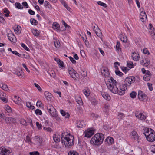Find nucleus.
Masks as SVG:
<instances>
[{
  "instance_id": "f257e3e1",
  "label": "nucleus",
  "mask_w": 155,
  "mask_h": 155,
  "mask_svg": "<svg viewBox=\"0 0 155 155\" xmlns=\"http://www.w3.org/2000/svg\"><path fill=\"white\" fill-rule=\"evenodd\" d=\"M135 80V78L134 77L130 76L125 79V84H121L119 82H117L111 77L106 81V84L108 89L112 92L122 95L124 94L125 91L127 89V85H130Z\"/></svg>"
},
{
  "instance_id": "f03ea898",
  "label": "nucleus",
  "mask_w": 155,
  "mask_h": 155,
  "mask_svg": "<svg viewBox=\"0 0 155 155\" xmlns=\"http://www.w3.org/2000/svg\"><path fill=\"white\" fill-rule=\"evenodd\" d=\"M104 138L103 134L97 133L91 138L90 143L92 144L99 146L102 143Z\"/></svg>"
},
{
  "instance_id": "7ed1b4c3",
  "label": "nucleus",
  "mask_w": 155,
  "mask_h": 155,
  "mask_svg": "<svg viewBox=\"0 0 155 155\" xmlns=\"http://www.w3.org/2000/svg\"><path fill=\"white\" fill-rule=\"evenodd\" d=\"M143 132L147 140L150 142L155 141V132L153 130L150 128H146L143 129Z\"/></svg>"
},
{
  "instance_id": "20e7f679",
  "label": "nucleus",
  "mask_w": 155,
  "mask_h": 155,
  "mask_svg": "<svg viewBox=\"0 0 155 155\" xmlns=\"http://www.w3.org/2000/svg\"><path fill=\"white\" fill-rule=\"evenodd\" d=\"M61 141L62 143H64L65 146L69 147L72 146L74 144V138L73 136L69 135V137H64L63 135H62Z\"/></svg>"
},
{
  "instance_id": "39448f33",
  "label": "nucleus",
  "mask_w": 155,
  "mask_h": 155,
  "mask_svg": "<svg viewBox=\"0 0 155 155\" xmlns=\"http://www.w3.org/2000/svg\"><path fill=\"white\" fill-rule=\"evenodd\" d=\"M47 109L52 117H55L57 119H58L56 109L52 105H49V106L47 107Z\"/></svg>"
},
{
  "instance_id": "423d86ee",
  "label": "nucleus",
  "mask_w": 155,
  "mask_h": 155,
  "mask_svg": "<svg viewBox=\"0 0 155 155\" xmlns=\"http://www.w3.org/2000/svg\"><path fill=\"white\" fill-rule=\"evenodd\" d=\"M68 71L72 78L75 80H78V74L74 69L71 68L68 69Z\"/></svg>"
},
{
  "instance_id": "0eeeda50",
  "label": "nucleus",
  "mask_w": 155,
  "mask_h": 155,
  "mask_svg": "<svg viewBox=\"0 0 155 155\" xmlns=\"http://www.w3.org/2000/svg\"><path fill=\"white\" fill-rule=\"evenodd\" d=\"M84 133L85 137H90L94 133V129L93 128L88 129L85 131Z\"/></svg>"
},
{
  "instance_id": "6e6552de",
  "label": "nucleus",
  "mask_w": 155,
  "mask_h": 155,
  "mask_svg": "<svg viewBox=\"0 0 155 155\" xmlns=\"http://www.w3.org/2000/svg\"><path fill=\"white\" fill-rule=\"evenodd\" d=\"M7 37L9 40L12 42L15 43L16 41V39L15 36L12 31H10L8 33Z\"/></svg>"
},
{
  "instance_id": "1a4fd4ad",
  "label": "nucleus",
  "mask_w": 155,
  "mask_h": 155,
  "mask_svg": "<svg viewBox=\"0 0 155 155\" xmlns=\"http://www.w3.org/2000/svg\"><path fill=\"white\" fill-rule=\"evenodd\" d=\"M3 119L5 120L6 124L8 125H10L12 123H14L15 121L14 118L11 117H6L5 116H4Z\"/></svg>"
},
{
  "instance_id": "9d476101",
  "label": "nucleus",
  "mask_w": 155,
  "mask_h": 155,
  "mask_svg": "<svg viewBox=\"0 0 155 155\" xmlns=\"http://www.w3.org/2000/svg\"><path fill=\"white\" fill-rule=\"evenodd\" d=\"M11 153L10 150L5 148L0 147V154L1 155H8Z\"/></svg>"
},
{
  "instance_id": "9b49d317",
  "label": "nucleus",
  "mask_w": 155,
  "mask_h": 155,
  "mask_svg": "<svg viewBox=\"0 0 155 155\" xmlns=\"http://www.w3.org/2000/svg\"><path fill=\"white\" fill-rule=\"evenodd\" d=\"M101 73L102 75L105 78L108 77L110 75L108 70L106 68H102L101 70Z\"/></svg>"
},
{
  "instance_id": "f8f14e48",
  "label": "nucleus",
  "mask_w": 155,
  "mask_h": 155,
  "mask_svg": "<svg viewBox=\"0 0 155 155\" xmlns=\"http://www.w3.org/2000/svg\"><path fill=\"white\" fill-rule=\"evenodd\" d=\"M149 25L150 30L149 31L150 34L151 35L152 38L155 40V30L151 24H150Z\"/></svg>"
},
{
  "instance_id": "ddd939ff",
  "label": "nucleus",
  "mask_w": 155,
  "mask_h": 155,
  "mask_svg": "<svg viewBox=\"0 0 155 155\" xmlns=\"http://www.w3.org/2000/svg\"><path fill=\"white\" fill-rule=\"evenodd\" d=\"M138 98L141 101L144 100L147 97V95L145 94H144L141 91H138Z\"/></svg>"
},
{
  "instance_id": "4468645a",
  "label": "nucleus",
  "mask_w": 155,
  "mask_h": 155,
  "mask_svg": "<svg viewBox=\"0 0 155 155\" xmlns=\"http://www.w3.org/2000/svg\"><path fill=\"white\" fill-rule=\"evenodd\" d=\"M151 76V74L150 71L148 70L147 71L146 74L143 77V80L146 81H149L150 79Z\"/></svg>"
},
{
  "instance_id": "2eb2a0df",
  "label": "nucleus",
  "mask_w": 155,
  "mask_h": 155,
  "mask_svg": "<svg viewBox=\"0 0 155 155\" xmlns=\"http://www.w3.org/2000/svg\"><path fill=\"white\" fill-rule=\"evenodd\" d=\"M135 116L137 118L142 120L146 119V117L141 113H139L138 112L136 113Z\"/></svg>"
},
{
  "instance_id": "dca6fc26",
  "label": "nucleus",
  "mask_w": 155,
  "mask_h": 155,
  "mask_svg": "<svg viewBox=\"0 0 155 155\" xmlns=\"http://www.w3.org/2000/svg\"><path fill=\"white\" fill-rule=\"evenodd\" d=\"M105 141L109 145H110L114 143V140L113 138L108 137L105 139Z\"/></svg>"
},
{
  "instance_id": "f3484780",
  "label": "nucleus",
  "mask_w": 155,
  "mask_h": 155,
  "mask_svg": "<svg viewBox=\"0 0 155 155\" xmlns=\"http://www.w3.org/2000/svg\"><path fill=\"white\" fill-rule=\"evenodd\" d=\"M35 141L37 144L40 145L42 142V140L40 138V136H37L35 137Z\"/></svg>"
},
{
  "instance_id": "a211bd4d",
  "label": "nucleus",
  "mask_w": 155,
  "mask_h": 155,
  "mask_svg": "<svg viewBox=\"0 0 155 155\" xmlns=\"http://www.w3.org/2000/svg\"><path fill=\"white\" fill-rule=\"evenodd\" d=\"M140 15L142 16L141 17H140V18L141 20V21L143 22L144 21V19L146 20L147 18V16L145 12L143 11L141 12Z\"/></svg>"
},
{
  "instance_id": "6ab92c4d",
  "label": "nucleus",
  "mask_w": 155,
  "mask_h": 155,
  "mask_svg": "<svg viewBox=\"0 0 155 155\" xmlns=\"http://www.w3.org/2000/svg\"><path fill=\"white\" fill-rule=\"evenodd\" d=\"M132 136L134 140L137 141L138 140L139 137L136 131H134L132 132Z\"/></svg>"
},
{
  "instance_id": "aec40b11",
  "label": "nucleus",
  "mask_w": 155,
  "mask_h": 155,
  "mask_svg": "<svg viewBox=\"0 0 155 155\" xmlns=\"http://www.w3.org/2000/svg\"><path fill=\"white\" fill-rule=\"evenodd\" d=\"M44 95L46 99L48 100H50L51 98V94L48 91H45L44 93Z\"/></svg>"
},
{
  "instance_id": "412c9836",
  "label": "nucleus",
  "mask_w": 155,
  "mask_h": 155,
  "mask_svg": "<svg viewBox=\"0 0 155 155\" xmlns=\"http://www.w3.org/2000/svg\"><path fill=\"white\" fill-rule=\"evenodd\" d=\"M136 54L135 52H134L132 53V58L133 60L135 61H137L139 60V54Z\"/></svg>"
},
{
  "instance_id": "4be33fe9",
  "label": "nucleus",
  "mask_w": 155,
  "mask_h": 155,
  "mask_svg": "<svg viewBox=\"0 0 155 155\" xmlns=\"http://www.w3.org/2000/svg\"><path fill=\"white\" fill-rule=\"evenodd\" d=\"M95 28V26L94 28L93 29L94 30V31L96 35L99 37H101L102 35V33L100 29L98 28H97L95 30L94 28Z\"/></svg>"
},
{
  "instance_id": "5701e85b",
  "label": "nucleus",
  "mask_w": 155,
  "mask_h": 155,
  "mask_svg": "<svg viewBox=\"0 0 155 155\" xmlns=\"http://www.w3.org/2000/svg\"><path fill=\"white\" fill-rule=\"evenodd\" d=\"M21 28L20 26L18 25H15L14 30L15 32L16 33H20L21 32Z\"/></svg>"
},
{
  "instance_id": "b1692460",
  "label": "nucleus",
  "mask_w": 155,
  "mask_h": 155,
  "mask_svg": "<svg viewBox=\"0 0 155 155\" xmlns=\"http://www.w3.org/2000/svg\"><path fill=\"white\" fill-rule=\"evenodd\" d=\"M77 126L78 128H82L84 125L83 120L77 121L76 123Z\"/></svg>"
},
{
  "instance_id": "393cba45",
  "label": "nucleus",
  "mask_w": 155,
  "mask_h": 155,
  "mask_svg": "<svg viewBox=\"0 0 155 155\" xmlns=\"http://www.w3.org/2000/svg\"><path fill=\"white\" fill-rule=\"evenodd\" d=\"M83 92L86 97H88L89 96L90 92L88 88H86L83 90Z\"/></svg>"
},
{
  "instance_id": "a878e982",
  "label": "nucleus",
  "mask_w": 155,
  "mask_h": 155,
  "mask_svg": "<svg viewBox=\"0 0 155 155\" xmlns=\"http://www.w3.org/2000/svg\"><path fill=\"white\" fill-rule=\"evenodd\" d=\"M60 113L63 116H65V118H67L69 117L70 115L68 113H66L63 110H60Z\"/></svg>"
},
{
  "instance_id": "bb28decb",
  "label": "nucleus",
  "mask_w": 155,
  "mask_h": 155,
  "mask_svg": "<svg viewBox=\"0 0 155 155\" xmlns=\"http://www.w3.org/2000/svg\"><path fill=\"white\" fill-rule=\"evenodd\" d=\"M52 28L56 31H58L60 28L59 25L56 22H54L53 24Z\"/></svg>"
},
{
  "instance_id": "cd10ccee",
  "label": "nucleus",
  "mask_w": 155,
  "mask_h": 155,
  "mask_svg": "<svg viewBox=\"0 0 155 155\" xmlns=\"http://www.w3.org/2000/svg\"><path fill=\"white\" fill-rule=\"evenodd\" d=\"M116 51H121V48H120V42L117 41L116 45Z\"/></svg>"
},
{
  "instance_id": "c85d7f7f",
  "label": "nucleus",
  "mask_w": 155,
  "mask_h": 155,
  "mask_svg": "<svg viewBox=\"0 0 155 155\" xmlns=\"http://www.w3.org/2000/svg\"><path fill=\"white\" fill-rule=\"evenodd\" d=\"M101 95L106 100H109L110 99V97L107 93H102Z\"/></svg>"
},
{
  "instance_id": "c756f323",
  "label": "nucleus",
  "mask_w": 155,
  "mask_h": 155,
  "mask_svg": "<svg viewBox=\"0 0 155 155\" xmlns=\"http://www.w3.org/2000/svg\"><path fill=\"white\" fill-rule=\"evenodd\" d=\"M89 100L93 105H95L97 104V100L94 97H91Z\"/></svg>"
},
{
  "instance_id": "7c9ffc66",
  "label": "nucleus",
  "mask_w": 155,
  "mask_h": 155,
  "mask_svg": "<svg viewBox=\"0 0 155 155\" xmlns=\"http://www.w3.org/2000/svg\"><path fill=\"white\" fill-rule=\"evenodd\" d=\"M15 6L18 9H22L23 7L21 4L18 2H16L15 4Z\"/></svg>"
},
{
  "instance_id": "2f4dec72",
  "label": "nucleus",
  "mask_w": 155,
  "mask_h": 155,
  "mask_svg": "<svg viewBox=\"0 0 155 155\" xmlns=\"http://www.w3.org/2000/svg\"><path fill=\"white\" fill-rule=\"evenodd\" d=\"M26 105L27 107L30 109H32V110L34 109L35 108V107L31 105V102H27L26 103Z\"/></svg>"
},
{
  "instance_id": "473e14b6",
  "label": "nucleus",
  "mask_w": 155,
  "mask_h": 155,
  "mask_svg": "<svg viewBox=\"0 0 155 155\" xmlns=\"http://www.w3.org/2000/svg\"><path fill=\"white\" fill-rule=\"evenodd\" d=\"M54 140L56 142H58L60 141V139L59 136L57 135H54L53 136Z\"/></svg>"
},
{
  "instance_id": "72a5a7b5",
  "label": "nucleus",
  "mask_w": 155,
  "mask_h": 155,
  "mask_svg": "<svg viewBox=\"0 0 155 155\" xmlns=\"http://www.w3.org/2000/svg\"><path fill=\"white\" fill-rule=\"evenodd\" d=\"M127 66L130 68H132L134 66L132 62L128 61H127Z\"/></svg>"
},
{
  "instance_id": "f704fd0d",
  "label": "nucleus",
  "mask_w": 155,
  "mask_h": 155,
  "mask_svg": "<svg viewBox=\"0 0 155 155\" xmlns=\"http://www.w3.org/2000/svg\"><path fill=\"white\" fill-rule=\"evenodd\" d=\"M0 87L5 91H7L8 89L7 85L5 84L2 83L0 84Z\"/></svg>"
},
{
  "instance_id": "c9c22d12",
  "label": "nucleus",
  "mask_w": 155,
  "mask_h": 155,
  "mask_svg": "<svg viewBox=\"0 0 155 155\" xmlns=\"http://www.w3.org/2000/svg\"><path fill=\"white\" fill-rule=\"evenodd\" d=\"M144 62L143 65L146 67L148 66L150 64V62L149 60L147 58L144 59Z\"/></svg>"
},
{
  "instance_id": "e433bc0d",
  "label": "nucleus",
  "mask_w": 155,
  "mask_h": 155,
  "mask_svg": "<svg viewBox=\"0 0 155 155\" xmlns=\"http://www.w3.org/2000/svg\"><path fill=\"white\" fill-rule=\"evenodd\" d=\"M30 22L33 25H36L38 24L37 21L34 19H31L30 20Z\"/></svg>"
},
{
  "instance_id": "4c0bfd02",
  "label": "nucleus",
  "mask_w": 155,
  "mask_h": 155,
  "mask_svg": "<svg viewBox=\"0 0 155 155\" xmlns=\"http://www.w3.org/2000/svg\"><path fill=\"white\" fill-rule=\"evenodd\" d=\"M120 39L123 42L126 43L127 41V38L125 36H124L123 35H121L120 36Z\"/></svg>"
},
{
  "instance_id": "58836bf2",
  "label": "nucleus",
  "mask_w": 155,
  "mask_h": 155,
  "mask_svg": "<svg viewBox=\"0 0 155 155\" xmlns=\"http://www.w3.org/2000/svg\"><path fill=\"white\" fill-rule=\"evenodd\" d=\"M137 93L135 91L132 92L130 94V97L132 98H134L136 97Z\"/></svg>"
},
{
  "instance_id": "ea45409f",
  "label": "nucleus",
  "mask_w": 155,
  "mask_h": 155,
  "mask_svg": "<svg viewBox=\"0 0 155 155\" xmlns=\"http://www.w3.org/2000/svg\"><path fill=\"white\" fill-rule=\"evenodd\" d=\"M118 118L121 120L124 117V114L122 113H119L118 115Z\"/></svg>"
},
{
  "instance_id": "a19ab883",
  "label": "nucleus",
  "mask_w": 155,
  "mask_h": 155,
  "mask_svg": "<svg viewBox=\"0 0 155 155\" xmlns=\"http://www.w3.org/2000/svg\"><path fill=\"white\" fill-rule=\"evenodd\" d=\"M54 45L57 48H59L60 47V43L59 41L56 40L54 41Z\"/></svg>"
},
{
  "instance_id": "79ce46f5",
  "label": "nucleus",
  "mask_w": 155,
  "mask_h": 155,
  "mask_svg": "<svg viewBox=\"0 0 155 155\" xmlns=\"http://www.w3.org/2000/svg\"><path fill=\"white\" fill-rule=\"evenodd\" d=\"M97 4L98 5L102 6L104 7H107V5L105 3H103L101 1L98 2Z\"/></svg>"
},
{
  "instance_id": "37998d69",
  "label": "nucleus",
  "mask_w": 155,
  "mask_h": 155,
  "mask_svg": "<svg viewBox=\"0 0 155 155\" xmlns=\"http://www.w3.org/2000/svg\"><path fill=\"white\" fill-rule=\"evenodd\" d=\"M115 72L116 75H118L120 77H122L123 74L120 71L118 70H115Z\"/></svg>"
},
{
  "instance_id": "c03bdc74",
  "label": "nucleus",
  "mask_w": 155,
  "mask_h": 155,
  "mask_svg": "<svg viewBox=\"0 0 155 155\" xmlns=\"http://www.w3.org/2000/svg\"><path fill=\"white\" fill-rule=\"evenodd\" d=\"M21 45L25 50L27 51H29L30 50L27 47V46L24 43H22L21 44Z\"/></svg>"
},
{
  "instance_id": "a18cd8bd",
  "label": "nucleus",
  "mask_w": 155,
  "mask_h": 155,
  "mask_svg": "<svg viewBox=\"0 0 155 155\" xmlns=\"http://www.w3.org/2000/svg\"><path fill=\"white\" fill-rule=\"evenodd\" d=\"M22 5L23 8H27L28 7V4L27 2L25 1L23 2L22 3Z\"/></svg>"
},
{
  "instance_id": "49530a36",
  "label": "nucleus",
  "mask_w": 155,
  "mask_h": 155,
  "mask_svg": "<svg viewBox=\"0 0 155 155\" xmlns=\"http://www.w3.org/2000/svg\"><path fill=\"white\" fill-rule=\"evenodd\" d=\"M34 35L36 36H38L39 35V32L37 30H34L32 32Z\"/></svg>"
},
{
  "instance_id": "de8ad7c7",
  "label": "nucleus",
  "mask_w": 155,
  "mask_h": 155,
  "mask_svg": "<svg viewBox=\"0 0 155 155\" xmlns=\"http://www.w3.org/2000/svg\"><path fill=\"white\" fill-rule=\"evenodd\" d=\"M81 74L84 77H85L87 76V72L86 71L81 70Z\"/></svg>"
},
{
  "instance_id": "09e8293b",
  "label": "nucleus",
  "mask_w": 155,
  "mask_h": 155,
  "mask_svg": "<svg viewBox=\"0 0 155 155\" xmlns=\"http://www.w3.org/2000/svg\"><path fill=\"white\" fill-rule=\"evenodd\" d=\"M3 12L4 13H5L4 15H5L6 17H8L9 16V12L8 10L7 9H5L4 10Z\"/></svg>"
},
{
  "instance_id": "8fccbe9b",
  "label": "nucleus",
  "mask_w": 155,
  "mask_h": 155,
  "mask_svg": "<svg viewBox=\"0 0 155 155\" xmlns=\"http://www.w3.org/2000/svg\"><path fill=\"white\" fill-rule=\"evenodd\" d=\"M36 114L41 115L42 114V111L39 109H37L35 110Z\"/></svg>"
},
{
  "instance_id": "3c124183",
  "label": "nucleus",
  "mask_w": 155,
  "mask_h": 155,
  "mask_svg": "<svg viewBox=\"0 0 155 155\" xmlns=\"http://www.w3.org/2000/svg\"><path fill=\"white\" fill-rule=\"evenodd\" d=\"M76 102L78 104L80 105H83V102L81 98H79L78 100L77 99Z\"/></svg>"
},
{
  "instance_id": "603ef678",
  "label": "nucleus",
  "mask_w": 155,
  "mask_h": 155,
  "mask_svg": "<svg viewBox=\"0 0 155 155\" xmlns=\"http://www.w3.org/2000/svg\"><path fill=\"white\" fill-rule=\"evenodd\" d=\"M34 85L38 89V90L39 91H41L42 89L41 88V87H40V86L39 85H38V84L36 83H35Z\"/></svg>"
},
{
  "instance_id": "864d4df0",
  "label": "nucleus",
  "mask_w": 155,
  "mask_h": 155,
  "mask_svg": "<svg viewBox=\"0 0 155 155\" xmlns=\"http://www.w3.org/2000/svg\"><path fill=\"white\" fill-rule=\"evenodd\" d=\"M58 65L62 67H64V63L62 61L60 60H59L58 62Z\"/></svg>"
},
{
  "instance_id": "5fc2aeb1",
  "label": "nucleus",
  "mask_w": 155,
  "mask_h": 155,
  "mask_svg": "<svg viewBox=\"0 0 155 155\" xmlns=\"http://www.w3.org/2000/svg\"><path fill=\"white\" fill-rule=\"evenodd\" d=\"M5 110L8 113H10L11 112V110L10 107L8 106H7L5 108Z\"/></svg>"
},
{
  "instance_id": "6e6d98bb",
  "label": "nucleus",
  "mask_w": 155,
  "mask_h": 155,
  "mask_svg": "<svg viewBox=\"0 0 155 155\" xmlns=\"http://www.w3.org/2000/svg\"><path fill=\"white\" fill-rule=\"evenodd\" d=\"M30 155H39V153L38 151H34L29 153Z\"/></svg>"
},
{
  "instance_id": "4d7b16f0",
  "label": "nucleus",
  "mask_w": 155,
  "mask_h": 155,
  "mask_svg": "<svg viewBox=\"0 0 155 155\" xmlns=\"http://www.w3.org/2000/svg\"><path fill=\"white\" fill-rule=\"evenodd\" d=\"M147 85L148 86L149 89L150 91H152L153 89V87H152V84L151 83H148L147 84Z\"/></svg>"
},
{
  "instance_id": "13d9d810",
  "label": "nucleus",
  "mask_w": 155,
  "mask_h": 155,
  "mask_svg": "<svg viewBox=\"0 0 155 155\" xmlns=\"http://www.w3.org/2000/svg\"><path fill=\"white\" fill-rule=\"evenodd\" d=\"M68 155H78V153L76 152L70 151L68 153Z\"/></svg>"
},
{
  "instance_id": "bf43d9fd",
  "label": "nucleus",
  "mask_w": 155,
  "mask_h": 155,
  "mask_svg": "<svg viewBox=\"0 0 155 155\" xmlns=\"http://www.w3.org/2000/svg\"><path fill=\"white\" fill-rule=\"evenodd\" d=\"M68 58L72 63L75 64L76 63V61L72 57L70 56Z\"/></svg>"
},
{
  "instance_id": "052dcab7",
  "label": "nucleus",
  "mask_w": 155,
  "mask_h": 155,
  "mask_svg": "<svg viewBox=\"0 0 155 155\" xmlns=\"http://www.w3.org/2000/svg\"><path fill=\"white\" fill-rule=\"evenodd\" d=\"M36 125L37 127L39 129H41L42 127V125L40 124L38 122H36Z\"/></svg>"
},
{
  "instance_id": "680f3d73",
  "label": "nucleus",
  "mask_w": 155,
  "mask_h": 155,
  "mask_svg": "<svg viewBox=\"0 0 155 155\" xmlns=\"http://www.w3.org/2000/svg\"><path fill=\"white\" fill-rule=\"evenodd\" d=\"M143 52L144 54H146L148 55H149L150 54V52L148 51L147 50V48H144L143 51Z\"/></svg>"
},
{
  "instance_id": "e2e57ef3",
  "label": "nucleus",
  "mask_w": 155,
  "mask_h": 155,
  "mask_svg": "<svg viewBox=\"0 0 155 155\" xmlns=\"http://www.w3.org/2000/svg\"><path fill=\"white\" fill-rule=\"evenodd\" d=\"M62 24L64 25L66 28H69L70 26L68 25L63 20L62 21Z\"/></svg>"
},
{
  "instance_id": "0e129e2a",
  "label": "nucleus",
  "mask_w": 155,
  "mask_h": 155,
  "mask_svg": "<svg viewBox=\"0 0 155 155\" xmlns=\"http://www.w3.org/2000/svg\"><path fill=\"white\" fill-rule=\"evenodd\" d=\"M12 52L13 54H14L16 55H17L18 56V57H20L21 55V54L18 53L16 51H12Z\"/></svg>"
},
{
  "instance_id": "69168bd1",
  "label": "nucleus",
  "mask_w": 155,
  "mask_h": 155,
  "mask_svg": "<svg viewBox=\"0 0 155 155\" xmlns=\"http://www.w3.org/2000/svg\"><path fill=\"white\" fill-rule=\"evenodd\" d=\"M21 123L25 125H27V123H26V121L24 119H22L21 120Z\"/></svg>"
},
{
  "instance_id": "338daca9",
  "label": "nucleus",
  "mask_w": 155,
  "mask_h": 155,
  "mask_svg": "<svg viewBox=\"0 0 155 155\" xmlns=\"http://www.w3.org/2000/svg\"><path fill=\"white\" fill-rule=\"evenodd\" d=\"M0 99L3 102L6 103L7 102V99L5 97H4L3 96L1 97Z\"/></svg>"
},
{
  "instance_id": "774afa93",
  "label": "nucleus",
  "mask_w": 155,
  "mask_h": 155,
  "mask_svg": "<svg viewBox=\"0 0 155 155\" xmlns=\"http://www.w3.org/2000/svg\"><path fill=\"white\" fill-rule=\"evenodd\" d=\"M28 12L30 14L32 15H34L35 14V12L31 9L29 10Z\"/></svg>"
}]
</instances>
